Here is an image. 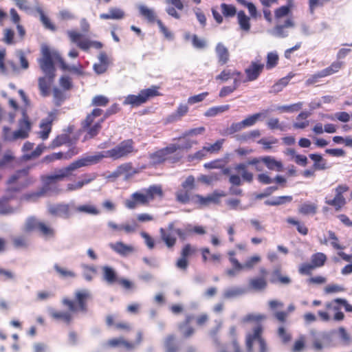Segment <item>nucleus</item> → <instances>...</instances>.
Returning a JSON list of instances; mask_svg holds the SVG:
<instances>
[{"label": "nucleus", "instance_id": "obj_1", "mask_svg": "<svg viewBox=\"0 0 352 352\" xmlns=\"http://www.w3.org/2000/svg\"><path fill=\"white\" fill-rule=\"evenodd\" d=\"M28 178V170L22 169L12 175L8 181V187L5 195L0 199V214H12L16 208L10 207L8 202L16 197V192L30 184Z\"/></svg>", "mask_w": 352, "mask_h": 352}, {"label": "nucleus", "instance_id": "obj_2", "mask_svg": "<svg viewBox=\"0 0 352 352\" xmlns=\"http://www.w3.org/2000/svg\"><path fill=\"white\" fill-rule=\"evenodd\" d=\"M84 167L80 158L71 163L69 166L56 170L54 173L43 177V187L41 188L43 197L58 194L60 189L58 181L62 180L73 175V172L78 168Z\"/></svg>", "mask_w": 352, "mask_h": 352}, {"label": "nucleus", "instance_id": "obj_3", "mask_svg": "<svg viewBox=\"0 0 352 352\" xmlns=\"http://www.w3.org/2000/svg\"><path fill=\"white\" fill-rule=\"evenodd\" d=\"M89 296V292L87 290H80L76 292L75 300L68 298L63 300V304L67 306L70 311H56L53 308L48 309L49 314L53 318L69 323L72 320V313L78 311H85L86 310V300Z\"/></svg>", "mask_w": 352, "mask_h": 352}, {"label": "nucleus", "instance_id": "obj_4", "mask_svg": "<svg viewBox=\"0 0 352 352\" xmlns=\"http://www.w3.org/2000/svg\"><path fill=\"white\" fill-rule=\"evenodd\" d=\"M133 145L132 140H128L122 142L118 146L112 149L104 151L95 155H85L80 160L85 166H89L96 164L103 158H111L118 160L126 157L133 152Z\"/></svg>", "mask_w": 352, "mask_h": 352}, {"label": "nucleus", "instance_id": "obj_5", "mask_svg": "<svg viewBox=\"0 0 352 352\" xmlns=\"http://www.w3.org/2000/svg\"><path fill=\"white\" fill-rule=\"evenodd\" d=\"M195 143L193 141L186 140L180 144H171L166 148L151 154V162L153 164H158L166 160H169L171 162H177L182 157L178 151L183 149H188Z\"/></svg>", "mask_w": 352, "mask_h": 352}, {"label": "nucleus", "instance_id": "obj_6", "mask_svg": "<svg viewBox=\"0 0 352 352\" xmlns=\"http://www.w3.org/2000/svg\"><path fill=\"white\" fill-rule=\"evenodd\" d=\"M32 129V123L29 120L25 109L22 110V118L18 122V129L14 131L8 126L3 129L2 136L4 140L14 142L28 138Z\"/></svg>", "mask_w": 352, "mask_h": 352}, {"label": "nucleus", "instance_id": "obj_7", "mask_svg": "<svg viewBox=\"0 0 352 352\" xmlns=\"http://www.w3.org/2000/svg\"><path fill=\"white\" fill-rule=\"evenodd\" d=\"M263 329L261 325L252 327V331L246 335V348L248 352H267L268 347L262 336Z\"/></svg>", "mask_w": 352, "mask_h": 352}, {"label": "nucleus", "instance_id": "obj_8", "mask_svg": "<svg viewBox=\"0 0 352 352\" xmlns=\"http://www.w3.org/2000/svg\"><path fill=\"white\" fill-rule=\"evenodd\" d=\"M42 58L39 59L41 69L50 78L54 77V63L56 61L60 63V58H62L59 54L54 50H51L47 45H43L41 47Z\"/></svg>", "mask_w": 352, "mask_h": 352}, {"label": "nucleus", "instance_id": "obj_9", "mask_svg": "<svg viewBox=\"0 0 352 352\" xmlns=\"http://www.w3.org/2000/svg\"><path fill=\"white\" fill-rule=\"evenodd\" d=\"M102 113V110L100 109H94L91 114L88 115L85 120L82 122V128L87 131V135L85 136L83 141L92 138L96 136L101 129V123L104 121V118H99L94 122L95 118L100 117Z\"/></svg>", "mask_w": 352, "mask_h": 352}, {"label": "nucleus", "instance_id": "obj_10", "mask_svg": "<svg viewBox=\"0 0 352 352\" xmlns=\"http://www.w3.org/2000/svg\"><path fill=\"white\" fill-rule=\"evenodd\" d=\"M158 89V87L152 86L148 89L141 90L138 95H128L125 97L123 104L138 107L145 103L150 98L159 96L160 93Z\"/></svg>", "mask_w": 352, "mask_h": 352}, {"label": "nucleus", "instance_id": "obj_11", "mask_svg": "<svg viewBox=\"0 0 352 352\" xmlns=\"http://www.w3.org/2000/svg\"><path fill=\"white\" fill-rule=\"evenodd\" d=\"M134 199L140 205H145L156 197H162V189L160 186H151L148 188L133 193Z\"/></svg>", "mask_w": 352, "mask_h": 352}, {"label": "nucleus", "instance_id": "obj_12", "mask_svg": "<svg viewBox=\"0 0 352 352\" xmlns=\"http://www.w3.org/2000/svg\"><path fill=\"white\" fill-rule=\"evenodd\" d=\"M160 232L162 241L168 248H172L176 243L177 235L182 240L186 239V232L184 230L175 228L173 223H170L167 228H160Z\"/></svg>", "mask_w": 352, "mask_h": 352}, {"label": "nucleus", "instance_id": "obj_13", "mask_svg": "<svg viewBox=\"0 0 352 352\" xmlns=\"http://www.w3.org/2000/svg\"><path fill=\"white\" fill-rule=\"evenodd\" d=\"M342 307H344L346 311L352 312V305L349 304L345 299L336 298L326 305L328 309H332L335 311L333 320L336 321H341L344 318V314L340 311Z\"/></svg>", "mask_w": 352, "mask_h": 352}, {"label": "nucleus", "instance_id": "obj_14", "mask_svg": "<svg viewBox=\"0 0 352 352\" xmlns=\"http://www.w3.org/2000/svg\"><path fill=\"white\" fill-rule=\"evenodd\" d=\"M142 340V335L140 332L138 333L137 340L135 342H129L125 340L123 337L113 338L109 340L104 346L107 347L116 348V347H124L127 350H132L138 345Z\"/></svg>", "mask_w": 352, "mask_h": 352}, {"label": "nucleus", "instance_id": "obj_15", "mask_svg": "<svg viewBox=\"0 0 352 352\" xmlns=\"http://www.w3.org/2000/svg\"><path fill=\"white\" fill-rule=\"evenodd\" d=\"M48 212L57 217L69 219L72 215L70 206L66 204H49Z\"/></svg>", "mask_w": 352, "mask_h": 352}, {"label": "nucleus", "instance_id": "obj_16", "mask_svg": "<svg viewBox=\"0 0 352 352\" xmlns=\"http://www.w3.org/2000/svg\"><path fill=\"white\" fill-rule=\"evenodd\" d=\"M67 34L73 43H76L78 46L83 50H87L91 46L100 47L101 44L98 42H92L87 39L80 40L82 34L73 30L67 31Z\"/></svg>", "mask_w": 352, "mask_h": 352}, {"label": "nucleus", "instance_id": "obj_17", "mask_svg": "<svg viewBox=\"0 0 352 352\" xmlns=\"http://www.w3.org/2000/svg\"><path fill=\"white\" fill-rule=\"evenodd\" d=\"M80 153V149L76 146H74L69 148L66 153L58 152V153H53L48 155H46L43 158L44 162H52L55 160H68L71 159L72 157L78 155Z\"/></svg>", "mask_w": 352, "mask_h": 352}, {"label": "nucleus", "instance_id": "obj_18", "mask_svg": "<svg viewBox=\"0 0 352 352\" xmlns=\"http://www.w3.org/2000/svg\"><path fill=\"white\" fill-rule=\"evenodd\" d=\"M216 79L221 80L222 81H227L229 79H232L233 83L236 84L245 82V80H243V75L241 72L231 69H223L220 74L216 77Z\"/></svg>", "mask_w": 352, "mask_h": 352}, {"label": "nucleus", "instance_id": "obj_19", "mask_svg": "<svg viewBox=\"0 0 352 352\" xmlns=\"http://www.w3.org/2000/svg\"><path fill=\"white\" fill-rule=\"evenodd\" d=\"M342 66V63L340 61L333 62L329 67L320 71L318 74L314 75L312 78H309L307 80V84L310 85L316 82L315 79L318 78L325 77L333 74L338 72Z\"/></svg>", "mask_w": 352, "mask_h": 352}, {"label": "nucleus", "instance_id": "obj_20", "mask_svg": "<svg viewBox=\"0 0 352 352\" xmlns=\"http://www.w3.org/2000/svg\"><path fill=\"white\" fill-rule=\"evenodd\" d=\"M55 116L56 112L52 111L49 113L46 118L42 120L40 124L41 131L39 132V135L43 140H46L48 138L49 135L52 131V124L55 118Z\"/></svg>", "mask_w": 352, "mask_h": 352}, {"label": "nucleus", "instance_id": "obj_21", "mask_svg": "<svg viewBox=\"0 0 352 352\" xmlns=\"http://www.w3.org/2000/svg\"><path fill=\"white\" fill-rule=\"evenodd\" d=\"M264 67V65L258 61H253L251 65L245 69V74L247 75L246 78H243V80L252 81L256 80Z\"/></svg>", "mask_w": 352, "mask_h": 352}, {"label": "nucleus", "instance_id": "obj_22", "mask_svg": "<svg viewBox=\"0 0 352 352\" xmlns=\"http://www.w3.org/2000/svg\"><path fill=\"white\" fill-rule=\"evenodd\" d=\"M311 336L313 347L315 350L320 351L328 346L329 343V337L326 333H312Z\"/></svg>", "mask_w": 352, "mask_h": 352}, {"label": "nucleus", "instance_id": "obj_23", "mask_svg": "<svg viewBox=\"0 0 352 352\" xmlns=\"http://www.w3.org/2000/svg\"><path fill=\"white\" fill-rule=\"evenodd\" d=\"M165 3L168 5V7L166 9V12L171 16L175 19H179L180 14L176 10H182L184 8V5L182 0H164Z\"/></svg>", "mask_w": 352, "mask_h": 352}, {"label": "nucleus", "instance_id": "obj_24", "mask_svg": "<svg viewBox=\"0 0 352 352\" xmlns=\"http://www.w3.org/2000/svg\"><path fill=\"white\" fill-rule=\"evenodd\" d=\"M6 51L4 48H0V72L3 74H8L16 71V66L12 61L4 63Z\"/></svg>", "mask_w": 352, "mask_h": 352}, {"label": "nucleus", "instance_id": "obj_25", "mask_svg": "<svg viewBox=\"0 0 352 352\" xmlns=\"http://www.w3.org/2000/svg\"><path fill=\"white\" fill-rule=\"evenodd\" d=\"M73 130V128L72 126H69L68 128V132L64 133L60 135H58L56 138H54L50 145V148H55L56 147H59L63 144L71 143V138L69 136V133H72Z\"/></svg>", "mask_w": 352, "mask_h": 352}, {"label": "nucleus", "instance_id": "obj_26", "mask_svg": "<svg viewBox=\"0 0 352 352\" xmlns=\"http://www.w3.org/2000/svg\"><path fill=\"white\" fill-rule=\"evenodd\" d=\"M111 248L121 256H127L135 251L133 245H126L122 242L110 243Z\"/></svg>", "mask_w": 352, "mask_h": 352}, {"label": "nucleus", "instance_id": "obj_27", "mask_svg": "<svg viewBox=\"0 0 352 352\" xmlns=\"http://www.w3.org/2000/svg\"><path fill=\"white\" fill-rule=\"evenodd\" d=\"M38 14L40 16V20L45 28L54 31L56 30L55 25L51 22L50 19L45 14L42 7L40 6L37 1H35V14Z\"/></svg>", "mask_w": 352, "mask_h": 352}, {"label": "nucleus", "instance_id": "obj_28", "mask_svg": "<svg viewBox=\"0 0 352 352\" xmlns=\"http://www.w3.org/2000/svg\"><path fill=\"white\" fill-rule=\"evenodd\" d=\"M103 279L109 285H113L118 282V276L116 272L109 266H103L102 267Z\"/></svg>", "mask_w": 352, "mask_h": 352}, {"label": "nucleus", "instance_id": "obj_29", "mask_svg": "<svg viewBox=\"0 0 352 352\" xmlns=\"http://www.w3.org/2000/svg\"><path fill=\"white\" fill-rule=\"evenodd\" d=\"M294 23L291 18L287 19L283 24H278L273 30V34L278 37H285L288 35L286 28L294 27Z\"/></svg>", "mask_w": 352, "mask_h": 352}, {"label": "nucleus", "instance_id": "obj_30", "mask_svg": "<svg viewBox=\"0 0 352 352\" xmlns=\"http://www.w3.org/2000/svg\"><path fill=\"white\" fill-rule=\"evenodd\" d=\"M124 12L118 8H110L107 13H102L100 15L102 19L119 20L124 17Z\"/></svg>", "mask_w": 352, "mask_h": 352}, {"label": "nucleus", "instance_id": "obj_31", "mask_svg": "<svg viewBox=\"0 0 352 352\" xmlns=\"http://www.w3.org/2000/svg\"><path fill=\"white\" fill-rule=\"evenodd\" d=\"M191 199L193 202L199 204L201 206H208L210 203H217L219 199V196L216 194L210 195L207 197L195 195L192 197Z\"/></svg>", "mask_w": 352, "mask_h": 352}, {"label": "nucleus", "instance_id": "obj_32", "mask_svg": "<svg viewBox=\"0 0 352 352\" xmlns=\"http://www.w3.org/2000/svg\"><path fill=\"white\" fill-rule=\"evenodd\" d=\"M75 210L79 213H83L90 215H98L100 213V210L94 204L87 203L75 207Z\"/></svg>", "mask_w": 352, "mask_h": 352}, {"label": "nucleus", "instance_id": "obj_33", "mask_svg": "<svg viewBox=\"0 0 352 352\" xmlns=\"http://www.w3.org/2000/svg\"><path fill=\"white\" fill-rule=\"evenodd\" d=\"M215 52L218 57L219 63L221 65L227 63L229 60V52L227 47L221 43H219L216 46Z\"/></svg>", "mask_w": 352, "mask_h": 352}, {"label": "nucleus", "instance_id": "obj_34", "mask_svg": "<svg viewBox=\"0 0 352 352\" xmlns=\"http://www.w3.org/2000/svg\"><path fill=\"white\" fill-rule=\"evenodd\" d=\"M262 162L270 170H276L280 171L283 168V164L280 161L276 160L274 157L271 156L261 157Z\"/></svg>", "mask_w": 352, "mask_h": 352}, {"label": "nucleus", "instance_id": "obj_35", "mask_svg": "<svg viewBox=\"0 0 352 352\" xmlns=\"http://www.w3.org/2000/svg\"><path fill=\"white\" fill-rule=\"evenodd\" d=\"M164 352H177L179 346L177 344L175 337L173 335L166 336L164 340Z\"/></svg>", "mask_w": 352, "mask_h": 352}, {"label": "nucleus", "instance_id": "obj_36", "mask_svg": "<svg viewBox=\"0 0 352 352\" xmlns=\"http://www.w3.org/2000/svg\"><path fill=\"white\" fill-rule=\"evenodd\" d=\"M54 78H50L48 76L41 77L38 79V86L41 95L44 97L50 94V87Z\"/></svg>", "mask_w": 352, "mask_h": 352}, {"label": "nucleus", "instance_id": "obj_37", "mask_svg": "<svg viewBox=\"0 0 352 352\" xmlns=\"http://www.w3.org/2000/svg\"><path fill=\"white\" fill-rule=\"evenodd\" d=\"M325 203L329 206L334 207L336 210H340L346 204L345 198L343 196L336 195L332 199L328 197L325 198Z\"/></svg>", "mask_w": 352, "mask_h": 352}, {"label": "nucleus", "instance_id": "obj_38", "mask_svg": "<svg viewBox=\"0 0 352 352\" xmlns=\"http://www.w3.org/2000/svg\"><path fill=\"white\" fill-rule=\"evenodd\" d=\"M38 231L39 232L40 234L45 239L52 238L55 234L54 229L50 225H47L42 221L38 226Z\"/></svg>", "mask_w": 352, "mask_h": 352}, {"label": "nucleus", "instance_id": "obj_39", "mask_svg": "<svg viewBox=\"0 0 352 352\" xmlns=\"http://www.w3.org/2000/svg\"><path fill=\"white\" fill-rule=\"evenodd\" d=\"M309 157L314 162V168L316 170H325L328 168L327 161L319 154H310Z\"/></svg>", "mask_w": 352, "mask_h": 352}, {"label": "nucleus", "instance_id": "obj_40", "mask_svg": "<svg viewBox=\"0 0 352 352\" xmlns=\"http://www.w3.org/2000/svg\"><path fill=\"white\" fill-rule=\"evenodd\" d=\"M41 222V221L36 219L35 217H28L24 223L23 230L25 232H32L34 230L38 231V226Z\"/></svg>", "mask_w": 352, "mask_h": 352}, {"label": "nucleus", "instance_id": "obj_41", "mask_svg": "<svg viewBox=\"0 0 352 352\" xmlns=\"http://www.w3.org/2000/svg\"><path fill=\"white\" fill-rule=\"evenodd\" d=\"M250 287L256 291L264 289L267 286V280L264 277L254 278L250 280Z\"/></svg>", "mask_w": 352, "mask_h": 352}, {"label": "nucleus", "instance_id": "obj_42", "mask_svg": "<svg viewBox=\"0 0 352 352\" xmlns=\"http://www.w3.org/2000/svg\"><path fill=\"white\" fill-rule=\"evenodd\" d=\"M317 210V206L310 202H305L298 209L300 213L302 214H314Z\"/></svg>", "mask_w": 352, "mask_h": 352}, {"label": "nucleus", "instance_id": "obj_43", "mask_svg": "<svg viewBox=\"0 0 352 352\" xmlns=\"http://www.w3.org/2000/svg\"><path fill=\"white\" fill-rule=\"evenodd\" d=\"M140 14L149 21H153L155 19V14L153 9L146 6L140 5L138 7Z\"/></svg>", "mask_w": 352, "mask_h": 352}, {"label": "nucleus", "instance_id": "obj_44", "mask_svg": "<svg viewBox=\"0 0 352 352\" xmlns=\"http://www.w3.org/2000/svg\"><path fill=\"white\" fill-rule=\"evenodd\" d=\"M292 8V3L289 1L287 5L283 6L276 10L275 17L276 19H280L281 18L288 16L291 12Z\"/></svg>", "mask_w": 352, "mask_h": 352}, {"label": "nucleus", "instance_id": "obj_45", "mask_svg": "<svg viewBox=\"0 0 352 352\" xmlns=\"http://www.w3.org/2000/svg\"><path fill=\"white\" fill-rule=\"evenodd\" d=\"M261 261V256L254 255L248 258L244 264H241V268L237 269L238 270H251Z\"/></svg>", "mask_w": 352, "mask_h": 352}, {"label": "nucleus", "instance_id": "obj_46", "mask_svg": "<svg viewBox=\"0 0 352 352\" xmlns=\"http://www.w3.org/2000/svg\"><path fill=\"white\" fill-rule=\"evenodd\" d=\"M221 174L220 173H212L208 175H202L199 177V180L206 184H212L213 182L220 179Z\"/></svg>", "mask_w": 352, "mask_h": 352}, {"label": "nucleus", "instance_id": "obj_47", "mask_svg": "<svg viewBox=\"0 0 352 352\" xmlns=\"http://www.w3.org/2000/svg\"><path fill=\"white\" fill-rule=\"evenodd\" d=\"M328 240L329 243L336 250H344V246L342 245L340 243V241L335 232L331 230L328 231Z\"/></svg>", "mask_w": 352, "mask_h": 352}, {"label": "nucleus", "instance_id": "obj_48", "mask_svg": "<svg viewBox=\"0 0 352 352\" xmlns=\"http://www.w3.org/2000/svg\"><path fill=\"white\" fill-rule=\"evenodd\" d=\"M237 16L241 28L245 31H248L250 28V18L245 15L243 11L239 12Z\"/></svg>", "mask_w": 352, "mask_h": 352}, {"label": "nucleus", "instance_id": "obj_49", "mask_svg": "<svg viewBox=\"0 0 352 352\" xmlns=\"http://www.w3.org/2000/svg\"><path fill=\"white\" fill-rule=\"evenodd\" d=\"M184 232H186V239L189 237L192 233L198 234H204L206 233L204 228L201 226L192 225H188L184 229Z\"/></svg>", "mask_w": 352, "mask_h": 352}, {"label": "nucleus", "instance_id": "obj_50", "mask_svg": "<svg viewBox=\"0 0 352 352\" xmlns=\"http://www.w3.org/2000/svg\"><path fill=\"white\" fill-rule=\"evenodd\" d=\"M311 260L314 267H319L324 264L327 256L324 253L318 252L313 254Z\"/></svg>", "mask_w": 352, "mask_h": 352}, {"label": "nucleus", "instance_id": "obj_51", "mask_svg": "<svg viewBox=\"0 0 352 352\" xmlns=\"http://www.w3.org/2000/svg\"><path fill=\"white\" fill-rule=\"evenodd\" d=\"M263 116V113H257L253 114L252 116H248L243 120H242V124H243L244 128L250 127L256 124V122Z\"/></svg>", "mask_w": 352, "mask_h": 352}, {"label": "nucleus", "instance_id": "obj_52", "mask_svg": "<svg viewBox=\"0 0 352 352\" xmlns=\"http://www.w3.org/2000/svg\"><path fill=\"white\" fill-rule=\"evenodd\" d=\"M229 108L230 106L228 104L212 107L206 111L205 116L208 117H213L220 113H223L224 111H228Z\"/></svg>", "mask_w": 352, "mask_h": 352}, {"label": "nucleus", "instance_id": "obj_53", "mask_svg": "<svg viewBox=\"0 0 352 352\" xmlns=\"http://www.w3.org/2000/svg\"><path fill=\"white\" fill-rule=\"evenodd\" d=\"M81 267L83 270V276L87 280L90 281L92 280L94 276L96 273V270L93 265H88L85 264H82Z\"/></svg>", "mask_w": 352, "mask_h": 352}, {"label": "nucleus", "instance_id": "obj_54", "mask_svg": "<svg viewBox=\"0 0 352 352\" xmlns=\"http://www.w3.org/2000/svg\"><path fill=\"white\" fill-rule=\"evenodd\" d=\"M54 268L56 272L63 278H74L76 276V274L73 271L61 267L58 264L54 265Z\"/></svg>", "mask_w": 352, "mask_h": 352}, {"label": "nucleus", "instance_id": "obj_55", "mask_svg": "<svg viewBox=\"0 0 352 352\" xmlns=\"http://www.w3.org/2000/svg\"><path fill=\"white\" fill-rule=\"evenodd\" d=\"M226 204L231 210H245L248 208L245 206L241 204L240 200L237 199H228L226 200Z\"/></svg>", "mask_w": 352, "mask_h": 352}, {"label": "nucleus", "instance_id": "obj_56", "mask_svg": "<svg viewBox=\"0 0 352 352\" xmlns=\"http://www.w3.org/2000/svg\"><path fill=\"white\" fill-rule=\"evenodd\" d=\"M190 190L182 188L177 191L176 199L182 204H186L190 201Z\"/></svg>", "mask_w": 352, "mask_h": 352}, {"label": "nucleus", "instance_id": "obj_57", "mask_svg": "<svg viewBox=\"0 0 352 352\" xmlns=\"http://www.w3.org/2000/svg\"><path fill=\"white\" fill-rule=\"evenodd\" d=\"M16 5L28 14L35 15V4L30 6L28 4L27 0H17Z\"/></svg>", "mask_w": 352, "mask_h": 352}, {"label": "nucleus", "instance_id": "obj_58", "mask_svg": "<svg viewBox=\"0 0 352 352\" xmlns=\"http://www.w3.org/2000/svg\"><path fill=\"white\" fill-rule=\"evenodd\" d=\"M302 107V102H298L292 105L279 106L276 108L280 112H294L300 110Z\"/></svg>", "mask_w": 352, "mask_h": 352}, {"label": "nucleus", "instance_id": "obj_59", "mask_svg": "<svg viewBox=\"0 0 352 352\" xmlns=\"http://www.w3.org/2000/svg\"><path fill=\"white\" fill-rule=\"evenodd\" d=\"M278 60V56L276 52H272L268 53L267 56V64H266L267 69H270L274 67L277 65Z\"/></svg>", "mask_w": 352, "mask_h": 352}, {"label": "nucleus", "instance_id": "obj_60", "mask_svg": "<svg viewBox=\"0 0 352 352\" xmlns=\"http://www.w3.org/2000/svg\"><path fill=\"white\" fill-rule=\"evenodd\" d=\"M41 197H43V195L41 190H39L36 192H31L24 194L21 197V201H35Z\"/></svg>", "mask_w": 352, "mask_h": 352}, {"label": "nucleus", "instance_id": "obj_61", "mask_svg": "<svg viewBox=\"0 0 352 352\" xmlns=\"http://www.w3.org/2000/svg\"><path fill=\"white\" fill-rule=\"evenodd\" d=\"M226 161L221 159L215 160L207 163H205L204 166L207 169H221L224 167Z\"/></svg>", "mask_w": 352, "mask_h": 352}, {"label": "nucleus", "instance_id": "obj_62", "mask_svg": "<svg viewBox=\"0 0 352 352\" xmlns=\"http://www.w3.org/2000/svg\"><path fill=\"white\" fill-rule=\"evenodd\" d=\"M223 142V139L218 140L213 144H208L205 146L204 147L208 153H217L221 148Z\"/></svg>", "mask_w": 352, "mask_h": 352}, {"label": "nucleus", "instance_id": "obj_63", "mask_svg": "<svg viewBox=\"0 0 352 352\" xmlns=\"http://www.w3.org/2000/svg\"><path fill=\"white\" fill-rule=\"evenodd\" d=\"M60 64L63 70H67L78 75L82 74L81 65L80 64L69 66L65 63L62 58H60Z\"/></svg>", "mask_w": 352, "mask_h": 352}, {"label": "nucleus", "instance_id": "obj_64", "mask_svg": "<svg viewBox=\"0 0 352 352\" xmlns=\"http://www.w3.org/2000/svg\"><path fill=\"white\" fill-rule=\"evenodd\" d=\"M237 1L243 6L244 7L247 8L250 14L252 17L254 18L257 15V11L255 6L252 3L249 2L247 0H237Z\"/></svg>", "mask_w": 352, "mask_h": 352}]
</instances>
